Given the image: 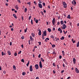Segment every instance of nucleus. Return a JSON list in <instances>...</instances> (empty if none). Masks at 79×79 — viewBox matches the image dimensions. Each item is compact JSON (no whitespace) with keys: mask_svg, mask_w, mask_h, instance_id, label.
<instances>
[{"mask_svg":"<svg viewBox=\"0 0 79 79\" xmlns=\"http://www.w3.org/2000/svg\"><path fill=\"white\" fill-rule=\"evenodd\" d=\"M21 47L22 48H24V46H23V44H22L21 45Z\"/></svg>","mask_w":79,"mask_h":79,"instance_id":"obj_48","label":"nucleus"},{"mask_svg":"<svg viewBox=\"0 0 79 79\" xmlns=\"http://www.w3.org/2000/svg\"><path fill=\"white\" fill-rule=\"evenodd\" d=\"M38 44H39V45H41V42H38Z\"/></svg>","mask_w":79,"mask_h":79,"instance_id":"obj_42","label":"nucleus"},{"mask_svg":"<svg viewBox=\"0 0 79 79\" xmlns=\"http://www.w3.org/2000/svg\"><path fill=\"white\" fill-rule=\"evenodd\" d=\"M46 33H47V32H46V31H44L43 32V34L44 35V36H46V35H47Z\"/></svg>","mask_w":79,"mask_h":79,"instance_id":"obj_14","label":"nucleus"},{"mask_svg":"<svg viewBox=\"0 0 79 79\" xmlns=\"http://www.w3.org/2000/svg\"><path fill=\"white\" fill-rule=\"evenodd\" d=\"M21 39H24V36H22L21 37Z\"/></svg>","mask_w":79,"mask_h":79,"instance_id":"obj_39","label":"nucleus"},{"mask_svg":"<svg viewBox=\"0 0 79 79\" xmlns=\"http://www.w3.org/2000/svg\"><path fill=\"white\" fill-rule=\"evenodd\" d=\"M32 21H33V20H32V19L31 20V24H32V25H33V22Z\"/></svg>","mask_w":79,"mask_h":79,"instance_id":"obj_34","label":"nucleus"},{"mask_svg":"<svg viewBox=\"0 0 79 79\" xmlns=\"http://www.w3.org/2000/svg\"><path fill=\"white\" fill-rule=\"evenodd\" d=\"M35 67L36 69H39V65L38 64H36L35 65Z\"/></svg>","mask_w":79,"mask_h":79,"instance_id":"obj_7","label":"nucleus"},{"mask_svg":"<svg viewBox=\"0 0 79 79\" xmlns=\"http://www.w3.org/2000/svg\"><path fill=\"white\" fill-rule=\"evenodd\" d=\"M46 40H49V38H47L46 39Z\"/></svg>","mask_w":79,"mask_h":79,"instance_id":"obj_56","label":"nucleus"},{"mask_svg":"<svg viewBox=\"0 0 79 79\" xmlns=\"http://www.w3.org/2000/svg\"><path fill=\"white\" fill-rule=\"evenodd\" d=\"M52 54H53V55H56V52H55V51H54L52 52Z\"/></svg>","mask_w":79,"mask_h":79,"instance_id":"obj_27","label":"nucleus"},{"mask_svg":"<svg viewBox=\"0 0 79 79\" xmlns=\"http://www.w3.org/2000/svg\"><path fill=\"white\" fill-rule=\"evenodd\" d=\"M7 52V53H8V55H10L11 52H10V51H8Z\"/></svg>","mask_w":79,"mask_h":79,"instance_id":"obj_22","label":"nucleus"},{"mask_svg":"<svg viewBox=\"0 0 79 79\" xmlns=\"http://www.w3.org/2000/svg\"><path fill=\"white\" fill-rule=\"evenodd\" d=\"M34 3L35 4V5H37V3L35 2V1H34Z\"/></svg>","mask_w":79,"mask_h":79,"instance_id":"obj_60","label":"nucleus"},{"mask_svg":"<svg viewBox=\"0 0 79 79\" xmlns=\"http://www.w3.org/2000/svg\"><path fill=\"white\" fill-rule=\"evenodd\" d=\"M21 61H22V62H23V63H24V59H22L21 60Z\"/></svg>","mask_w":79,"mask_h":79,"instance_id":"obj_33","label":"nucleus"},{"mask_svg":"<svg viewBox=\"0 0 79 79\" xmlns=\"http://www.w3.org/2000/svg\"><path fill=\"white\" fill-rule=\"evenodd\" d=\"M51 45H52V48H54V47H55V45L51 44Z\"/></svg>","mask_w":79,"mask_h":79,"instance_id":"obj_24","label":"nucleus"},{"mask_svg":"<svg viewBox=\"0 0 79 79\" xmlns=\"http://www.w3.org/2000/svg\"><path fill=\"white\" fill-rule=\"evenodd\" d=\"M25 74H26V73L25 72H23L22 73V75H23V76H24V75H25Z\"/></svg>","mask_w":79,"mask_h":79,"instance_id":"obj_32","label":"nucleus"},{"mask_svg":"<svg viewBox=\"0 0 79 79\" xmlns=\"http://www.w3.org/2000/svg\"><path fill=\"white\" fill-rule=\"evenodd\" d=\"M60 24H61V25H63V24H64V22H63V20H61L60 22Z\"/></svg>","mask_w":79,"mask_h":79,"instance_id":"obj_17","label":"nucleus"},{"mask_svg":"<svg viewBox=\"0 0 79 79\" xmlns=\"http://www.w3.org/2000/svg\"><path fill=\"white\" fill-rule=\"evenodd\" d=\"M70 78H71V77H68V78L67 79H70Z\"/></svg>","mask_w":79,"mask_h":79,"instance_id":"obj_58","label":"nucleus"},{"mask_svg":"<svg viewBox=\"0 0 79 79\" xmlns=\"http://www.w3.org/2000/svg\"><path fill=\"white\" fill-rule=\"evenodd\" d=\"M21 51H20L18 53V54H20L21 53Z\"/></svg>","mask_w":79,"mask_h":79,"instance_id":"obj_47","label":"nucleus"},{"mask_svg":"<svg viewBox=\"0 0 79 79\" xmlns=\"http://www.w3.org/2000/svg\"><path fill=\"white\" fill-rule=\"evenodd\" d=\"M63 5H64V7L65 8H67V4L65 2H63Z\"/></svg>","mask_w":79,"mask_h":79,"instance_id":"obj_1","label":"nucleus"},{"mask_svg":"<svg viewBox=\"0 0 79 79\" xmlns=\"http://www.w3.org/2000/svg\"><path fill=\"white\" fill-rule=\"evenodd\" d=\"M30 39H31V41H34V38L32 37V36L31 35L30 36Z\"/></svg>","mask_w":79,"mask_h":79,"instance_id":"obj_12","label":"nucleus"},{"mask_svg":"<svg viewBox=\"0 0 79 79\" xmlns=\"http://www.w3.org/2000/svg\"><path fill=\"white\" fill-rule=\"evenodd\" d=\"M42 39L44 40V35H42Z\"/></svg>","mask_w":79,"mask_h":79,"instance_id":"obj_49","label":"nucleus"},{"mask_svg":"<svg viewBox=\"0 0 79 79\" xmlns=\"http://www.w3.org/2000/svg\"><path fill=\"white\" fill-rule=\"evenodd\" d=\"M41 56V54H39V55H38V58H40V57Z\"/></svg>","mask_w":79,"mask_h":79,"instance_id":"obj_40","label":"nucleus"},{"mask_svg":"<svg viewBox=\"0 0 79 79\" xmlns=\"http://www.w3.org/2000/svg\"><path fill=\"white\" fill-rule=\"evenodd\" d=\"M39 66L40 68H43V66H42V62L40 61L39 62Z\"/></svg>","mask_w":79,"mask_h":79,"instance_id":"obj_3","label":"nucleus"},{"mask_svg":"<svg viewBox=\"0 0 79 79\" xmlns=\"http://www.w3.org/2000/svg\"><path fill=\"white\" fill-rule=\"evenodd\" d=\"M14 56H17V53L16 52H15L14 54Z\"/></svg>","mask_w":79,"mask_h":79,"instance_id":"obj_35","label":"nucleus"},{"mask_svg":"<svg viewBox=\"0 0 79 79\" xmlns=\"http://www.w3.org/2000/svg\"><path fill=\"white\" fill-rule=\"evenodd\" d=\"M48 41L47 40H46V39H45V42H47Z\"/></svg>","mask_w":79,"mask_h":79,"instance_id":"obj_62","label":"nucleus"},{"mask_svg":"<svg viewBox=\"0 0 79 79\" xmlns=\"http://www.w3.org/2000/svg\"><path fill=\"white\" fill-rule=\"evenodd\" d=\"M75 70H76V72H77V73H79V70H78V69H77V68H76Z\"/></svg>","mask_w":79,"mask_h":79,"instance_id":"obj_13","label":"nucleus"},{"mask_svg":"<svg viewBox=\"0 0 79 79\" xmlns=\"http://www.w3.org/2000/svg\"><path fill=\"white\" fill-rule=\"evenodd\" d=\"M75 4V5H76V0H73V1L72 2V3L73 4Z\"/></svg>","mask_w":79,"mask_h":79,"instance_id":"obj_10","label":"nucleus"},{"mask_svg":"<svg viewBox=\"0 0 79 79\" xmlns=\"http://www.w3.org/2000/svg\"><path fill=\"white\" fill-rule=\"evenodd\" d=\"M12 11H15V9H11Z\"/></svg>","mask_w":79,"mask_h":79,"instance_id":"obj_54","label":"nucleus"},{"mask_svg":"<svg viewBox=\"0 0 79 79\" xmlns=\"http://www.w3.org/2000/svg\"><path fill=\"white\" fill-rule=\"evenodd\" d=\"M63 60L64 61V63H65V64H68L67 63V61H66V60L64 59H63Z\"/></svg>","mask_w":79,"mask_h":79,"instance_id":"obj_9","label":"nucleus"},{"mask_svg":"<svg viewBox=\"0 0 79 79\" xmlns=\"http://www.w3.org/2000/svg\"><path fill=\"white\" fill-rule=\"evenodd\" d=\"M41 13L42 15H44V12H43L41 11Z\"/></svg>","mask_w":79,"mask_h":79,"instance_id":"obj_51","label":"nucleus"},{"mask_svg":"<svg viewBox=\"0 0 79 79\" xmlns=\"http://www.w3.org/2000/svg\"><path fill=\"white\" fill-rule=\"evenodd\" d=\"M13 68L14 69V70H16V66H15V65H13Z\"/></svg>","mask_w":79,"mask_h":79,"instance_id":"obj_20","label":"nucleus"},{"mask_svg":"<svg viewBox=\"0 0 79 79\" xmlns=\"http://www.w3.org/2000/svg\"><path fill=\"white\" fill-rule=\"evenodd\" d=\"M64 70H63L61 71V73H64Z\"/></svg>","mask_w":79,"mask_h":79,"instance_id":"obj_41","label":"nucleus"},{"mask_svg":"<svg viewBox=\"0 0 79 79\" xmlns=\"http://www.w3.org/2000/svg\"><path fill=\"white\" fill-rule=\"evenodd\" d=\"M73 44H74V43H75V42H76V40H74V41H73Z\"/></svg>","mask_w":79,"mask_h":79,"instance_id":"obj_59","label":"nucleus"},{"mask_svg":"<svg viewBox=\"0 0 79 79\" xmlns=\"http://www.w3.org/2000/svg\"><path fill=\"white\" fill-rule=\"evenodd\" d=\"M27 5H31V2H28L27 3Z\"/></svg>","mask_w":79,"mask_h":79,"instance_id":"obj_30","label":"nucleus"},{"mask_svg":"<svg viewBox=\"0 0 79 79\" xmlns=\"http://www.w3.org/2000/svg\"><path fill=\"white\" fill-rule=\"evenodd\" d=\"M35 34L34 33H31V35L33 37H34L35 36Z\"/></svg>","mask_w":79,"mask_h":79,"instance_id":"obj_21","label":"nucleus"},{"mask_svg":"<svg viewBox=\"0 0 79 79\" xmlns=\"http://www.w3.org/2000/svg\"><path fill=\"white\" fill-rule=\"evenodd\" d=\"M53 73H54V74L55 73V71H54V70H53Z\"/></svg>","mask_w":79,"mask_h":79,"instance_id":"obj_63","label":"nucleus"},{"mask_svg":"<svg viewBox=\"0 0 79 79\" xmlns=\"http://www.w3.org/2000/svg\"><path fill=\"white\" fill-rule=\"evenodd\" d=\"M68 37H69V38H71V35H68Z\"/></svg>","mask_w":79,"mask_h":79,"instance_id":"obj_55","label":"nucleus"},{"mask_svg":"<svg viewBox=\"0 0 79 79\" xmlns=\"http://www.w3.org/2000/svg\"><path fill=\"white\" fill-rule=\"evenodd\" d=\"M40 58L41 61H42V62H44V61H45V60H44V59H43V58H42L41 57Z\"/></svg>","mask_w":79,"mask_h":79,"instance_id":"obj_19","label":"nucleus"},{"mask_svg":"<svg viewBox=\"0 0 79 79\" xmlns=\"http://www.w3.org/2000/svg\"><path fill=\"white\" fill-rule=\"evenodd\" d=\"M60 22H58L57 23V25H60Z\"/></svg>","mask_w":79,"mask_h":79,"instance_id":"obj_45","label":"nucleus"},{"mask_svg":"<svg viewBox=\"0 0 79 79\" xmlns=\"http://www.w3.org/2000/svg\"><path fill=\"white\" fill-rule=\"evenodd\" d=\"M73 62L74 64H76V59H75V58H73Z\"/></svg>","mask_w":79,"mask_h":79,"instance_id":"obj_8","label":"nucleus"},{"mask_svg":"<svg viewBox=\"0 0 79 79\" xmlns=\"http://www.w3.org/2000/svg\"><path fill=\"white\" fill-rule=\"evenodd\" d=\"M59 58L60 59H61V58H62V56H61V55H60L59 56Z\"/></svg>","mask_w":79,"mask_h":79,"instance_id":"obj_37","label":"nucleus"},{"mask_svg":"<svg viewBox=\"0 0 79 79\" xmlns=\"http://www.w3.org/2000/svg\"><path fill=\"white\" fill-rule=\"evenodd\" d=\"M10 46H11V45H12V42H11L10 43Z\"/></svg>","mask_w":79,"mask_h":79,"instance_id":"obj_52","label":"nucleus"},{"mask_svg":"<svg viewBox=\"0 0 79 79\" xmlns=\"http://www.w3.org/2000/svg\"><path fill=\"white\" fill-rule=\"evenodd\" d=\"M32 18V16H30L29 17V20H31V19Z\"/></svg>","mask_w":79,"mask_h":79,"instance_id":"obj_38","label":"nucleus"},{"mask_svg":"<svg viewBox=\"0 0 79 79\" xmlns=\"http://www.w3.org/2000/svg\"><path fill=\"white\" fill-rule=\"evenodd\" d=\"M66 24H64L63 25H62V26L61 27V28L63 30L65 29H66Z\"/></svg>","mask_w":79,"mask_h":79,"instance_id":"obj_2","label":"nucleus"},{"mask_svg":"<svg viewBox=\"0 0 79 79\" xmlns=\"http://www.w3.org/2000/svg\"><path fill=\"white\" fill-rule=\"evenodd\" d=\"M63 66L64 67H65V65H64V64H63Z\"/></svg>","mask_w":79,"mask_h":79,"instance_id":"obj_61","label":"nucleus"},{"mask_svg":"<svg viewBox=\"0 0 79 79\" xmlns=\"http://www.w3.org/2000/svg\"><path fill=\"white\" fill-rule=\"evenodd\" d=\"M58 31H59L60 33H61L62 32V30H58Z\"/></svg>","mask_w":79,"mask_h":79,"instance_id":"obj_50","label":"nucleus"},{"mask_svg":"<svg viewBox=\"0 0 79 79\" xmlns=\"http://www.w3.org/2000/svg\"><path fill=\"white\" fill-rule=\"evenodd\" d=\"M53 66H56V64H55V63H53L52 64Z\"/></svg>","mask_w":79,"mask_h":79,"instance_id":"obj_29","label":"nucleus"},{"mask_svg":"<svg viewBox=\"0 0 79 79\" xmlns=\"http://www.w3.org/2000/svg\"><path fill=\"white\" fill-rule=\"evenodd\" d=\"M43 6H45V3L44 2H43Z\"/></svg>","mask_w":79,"mask_h":79,"instance_id":"obj_46","label":"nucleus"},{"mask_svg":"<svg viewBox=\"0 0 79 79\" xmlns=\"http://www.w3.org/2000/svg\"><path fill=\"white\" fill-rule=\"evenodd\" d=\"M38 6H39V8H42V4L39 3Z\"/></svg>","mask_w":79,"mask_h":79,"instance_id":"obj_6","label":"nucleus"},{"mask_svg":"<svg viewBox=\"0 0 79 79\" xmlns=\"http://www.w3.org/2000/svg\"><path fill=\"white\" fill-rule=\"evenodd\" d=\"M35 79H39V77H36Z\"/></svg>","mask_w":79,"mask_h":79,"instance_id":"obj_64","label":"nucleus"},{"mask_svg":"<svg viewBox=\"0 0 79 79\" xmlns=\"http://www.w3.org/2000/svg\"><path fill=\"white\" fill-rule=\"evenodd\" d=\"M56 38H57L56 37L55 38V39H56L55 40H56V42H58V41H57V39Z\"/></svg>","mask_w":79,"mask_h":79,"instance_id":"obj_53","label":"nucleus"},{"mask_svg":"<svg viewBox=\"0 0 79 79\" xmlns=\"http://www.w3.org/2000/svg\"><path fill=\"white\" fill-rule=\"evenodd\" d=\"M17 1H18V3H21V1L20 0H17Z\"/></svg>","mask_w":79,"mask_h":79,"instance_id":"obj_44","label":"nucleus"},{"mask_svg":"<svg viewBox=\"0 0 79 79\" xmlns=\"http://www.w3.org/2000/svg\"><path fill=\"white\" fill-rule=\"evenodd\" d=\"M64 36H62V37L60 38V40H64Z\"/></svg>","mask_w":79,"mask_h":79,"instance_id":"obj_23","label":"nucleus"},{"mask_svg":"<svg viewBox=\"0 0 79 79\" xmlns=\"http://www.w3.org/2000/svg\"><path fill=\"white\" fill-rule=\"evenodd\" d=\"M51 38H52V39H55V37H54L53 36V35H52L51 36Z\"/></svg>","mask_w":79,"mask_h":79,"instance_id":"obj_28","label":"nucleus"},{"mask_svg":"<svg viewBox=\"0 0 79 79\" xmlns=\"http://www.w3.org/2000/svg\"><path fill=\"white\" fill-rule=\"evenodd\" d=\"M67 18L68 19H71V16H70V15H69L67 17Z\"/></svg>","mask_w":79,"mask_h":79,"instance_id":"obj_18","label":"nucleus"},{"mask_svg":"<svg viewBox=\"0 0 79 79\" xmlns=\"http://www.w3.org/2000/svg\"><path fill=\"white\" fill-rule=\"evenodd\" d=\"M30 71L31 72L33 71V69H32V66L31 65L30 67Z\"/></svg>","mask_w":79,"mask_h":79,"instance_id":"obj_5","label":"nucleus"},{"mask_svg":"<svg viewBox=\"0 0 79 79\" xmlns=\"http://www.w3.org/2000/svg\"><path fill=\"white\" fill-rule=\"evenodd\" d=\"M15 7V9L17 10H18V9H19V7H18V5H16Z\"/></svg>","mask_w":79,"mask_h":79,"instance_id":"obj_11","label":"nucleus"},{"mask_svg":"<svg viewBox=\"0 0 79 79\" xmlns=\"http://www.w3.org/2000/svg\"><path fill=\"white\" fill-rule=\"evenodd\" d=\"M77 47H79V41H78V43H77Z\"/></svg>","mask_w":79,"mask_h":79,"instance_id":"obj_25","label":"nucleus"},{"mask_svg":"<svg viewBox=\"0 0 79 79\" xmlns=\"http://www.w3.org/2000/svg\"><path fill=\"white\" fill-rule=\"evenodd\" d=\"M27 8H25L24 12H25V13H26V12H27Z\"/></svg>","mask_w":79,"mask_h":79,"instance_id":"obj_26","label":"nucleus"},{"mask_svg":"<svg viewBox=\"0 0 79 79\" xmlns=\"http://www.w3.org/2000/svg\"><path fill=\"white\" fill-rule=\"evenodd\" d=\"M35 21L36 23H38V19H36V20H35Z\"/></svg>","mask_w":79,"mask_h":79,"instance_id":"obj_36","label":"nucleus"},{"mask_svg":"<svg viewBox=\"0 0 79 79\" xmlns=\"http://www.w3.org/2000/svg\"><path fill=\"white\" fill-rule=\"evenodd\" d=\"M56 20H55V18H53L52 20V23L53 25H55V21Z\"/></svg>","mask_w":79,"mask_h":79,"instance_id":"obj_4","label":"nucleus"},{"mask_svg":"<svg viewBox=\"0 0 79 79\" xmlns=\"http://www.w3.org/2000/svg\"><path fill=\"white\" fill-rule=\"evenodd\" d=\"M42 33V32L40 30L39 31V32L38 33V34L39 35H41V34Z\"/></svg>","mask_w":79,"mask_h":79,"instance_id":"obj_15","label":"nucleus"},{"mask_svg":"<svg viewBox=\"0 0 79 79\" xmlns=\"http://www.w3.org/2000/svg\"><path fill=\"white\" fill-rule=\"evenodd\" d=\"M13 16H14L16 19H17V16H16V15L15 14H13Z\"/></svg>","mask_w":79,"mask_h":79,"instance_id":"obj_16","label":"nucleus"},{"mask_svg":"<svg viewBox=\"0 0 79 79\" xmlns=\"http://www.w3.org/2000/svg\"><path fill=\"white\" fill-rule=\"evenodd\" d=\"M29 61H28V62L27 64V66H29Z\"/></svg>","mask_w":79,"mask_h":79,"instance_id":"obj_31","label":"nucleus"},{"mask_svg":"<svg viewBox=\"0 0 79 79\" xmlns=\"http://www.w3.org/2000/svg\"><path fill=\"white\" fill-rule=\"evenodd\" d=\"M2 56H3V55H4V53L3 52H2Z\"/></svg>","mask_w":79,"mask_h":79,"instance_id":"obj_43","label":"nucleus"},{"mask_svg":"<svg viewBox=\"0 0 79 79\" xmlns=\"http://www.w3.org/2000/svg\"><path fill=\"white\" fill-rule=\"evenodd\" d=\"M48 8H49V9H50V5H48Z\"/></svg>","mask_w":79,"mask_h":79,"instance_id":"obj_57","label":"nucleus"}]
</instances>
